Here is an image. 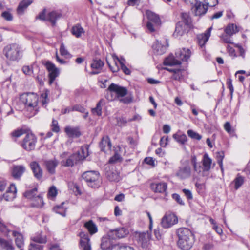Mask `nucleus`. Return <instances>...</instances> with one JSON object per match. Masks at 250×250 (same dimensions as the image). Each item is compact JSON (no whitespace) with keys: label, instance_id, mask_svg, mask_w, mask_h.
Wrapping results in <instances>:
<instances>
[{"label":"nucleus","instance_id":"5fc2aeb1","mask_svg":"<svg viewBox=\"0 0 250 250\" xmlns=\"http://www.w3.org/2000/svg\"><path fill=\"white\" fill-rule=\"evenodd\" d=\"M187 134L189 137H190L192 139H196L197 140H200L202 138V136L199 134L196 133L192 130H188L187 131Z\"/></svg>","mask_w":250,"mask_h":250},{"label":"nucleus","instance_id":"aec40b11","mask_svg":"<svg viewBox=\"0 0 250 250\" xmlns=\"http://www.w3.org/2000/svg\"><path fill=\"white\" fill-rule=\"evenodd\" d=\"M146 15L149 21L148 22H151L155 23V26L160 25L161 20L158 15L149 10L146 11Z\"/></svg>","mask_w":250,"mask_h":250},{"label":"nucleus","instance_id":"79ce46f5","mask_svg":"<svg viewBox=\"0 0 250 250\" xmlns=\"http://www.w3.org/2000/svg\"><path fill=\"white\" fill-rule=\"evenodd\" d=\"M31 204L33 207L36 208H42L44 205L43 198L40 195L37 196L36 197H35V198L33 199Z\"/></svg>","mask_w":250,"mask_h":250},{"label":"nucleus","instance_id":"052dcab7","mask_svg":"<svg viewBox=\"0 0 250 250\" xmlns=\"http://www.w3.org/2000/svg\"><path fill=\"white\" fill-rule=\"evenodd\" d=\"M41 99L42 101V105H45L48 103V93L47 91H45L44 92L42 93L41 95Z\"/></svg>","mask_w":250,"mask_h":250},{"label":"nucleus","instance_id":"603ef678","mask_svg":"<svg viewBox=\"0 0 250 250\" xmlns=\"http://www.w3.org/2000/svg\"><path fill=\"white\" fill-rule=\"evenodd\" d=\"M209 222L213 225V229L220 235L223 233V230L221 228H219L216 222L212 218H209Z\"/></svg>","mask_w":250,"mask_h":250},{"label":"nucleus","instance_id":"864d4df0","mask_svg":"<svg viewBox=\"0 0 250 250\" xmlns=\"http://www.w3.org/2000/svg\"><path fill=\"white\" fill-rule=\"evenodd\" d=\"M25 131L23 129L19 128L16 129L11 133V136L13 138H17L22 136Z\"/></svg>","mask_w":250,"mask_h":250},{"label":"nucleus","instance_id":"6ab92c4d","mask_svg":"<svg viewBox=\"0 0 250 250\" xmlns=\"http://www.w3.org/2000/svg\"><path fill=\"white\" fill-rule=\"evenodd\" d=\"M111 146L112 145L109 138L108 136L103 137L100 143L101 150L105 153H108L110 151Z\"/></svg>","mask_w":250,"mask_h":250},{"label":"nucleus","instance_id":"f257e3e1","mask_svg":"<svg viewBox=\"0 0 250 250\" xmlns=\"http://www.w3.org/2000/svg\"><path fill=\"white\" fill-rule=\"evenodd\" d=\"M178 238L177 244L182 250L191 249L195 242V236L192 231L187 228H180L176 232Z\"/></svg>","mask_w":250,"mask_h":250},{"label":"nucleus","instance_id":"338daca9","mask_svg":"<svg viewBox=\"0 0 250 250\" xmlns=\"http://www.w3.org/2000/svg\"><path fill=\"white\" fill-rule=\"evenodd\" d=\"M172 198L175 200L179 204L184 205V202L181 199L180 196L176 193H174L172 195Z\"/></svg>","mask_w":250,"mask_h":250},{"label":"nucleus","instance_id":"58836bf2","mask_svg":"<svg viewBox=\"0 0 250 250\" xmlns=\"http://www.w3.org/2000/svg\"><path fill=\"white\" fill-rule=\"evenodd\" d=\"M181 21L178 22H182L183 25L190 27L191 20L189 15L187 13H182L181 15Z\"/></svg>","mask_w":250,"mask_h":250},{"label":"nucleus","instance_id":"4d7b16f0","mask_svg":"<svg viewBox=\"0 0 250 250\" xmlns=\"http://www.w3.org/2000/svg\"><path fill=\"white\" fill-rule=\"evenodd\" d=\"M60 51L61 54L63 56L67 58H70L71 57V55L68 51V50L66 49L64 44L63 43H62L61 45Z\"/></svg>","mask_w":250,"mask_h":250},{"label":"nucleus","instance_id":"0eeeda50","mask_svg":"<svg viewBox=\"0 0 250 250\" xmlns=\"http://www.w3.org/2000/svg\"><path fill=\"white\" fill-rule=\"evenodd\" d=\"M178 222L177 216L174 213L168 212L162 218L161 225L164 228H169L177 224Z\"/></svg>","mask_w":250,"mask_h":250},{"label":"nucleus","instance_id":"09e8293b","mask_svg":"<svg viewBox=\"0 0 250 250\" xmlns=\"http://www.w3.org/2000/svg\"><path fill=\"white\" fill-rule=\"evenodd\" d=\"M166 70L173 73L172 78L175 80H179L182 77V70L180 69L166 68Z\"/></svg>","mask_w":250,"mask_h":250},{"label":"nucleus","instance_id":"2eb2a0df","mask_svg":"<svg viewBox=\"0 0 250 250\" xmlns=\"http://www.w3.org/2000/svg\"><path fill=\"white\" fill-rule=\"evenodd\" d=\"M30 166L34 176L37 179H41L42 177V170L39 163L36 161H33L30 163Z\"/></svg>","mask_w":250,"mask_h":250},{"label":"nucleus","instance_id":"4c0bfd02","mask_svg":"<svg viewBox=\"0 0 250 250\" xmlns=\"http://www.w3.org/2000/svg\"><path fill=\"white\" fill-rule=\"evenodd\" d=\"M76 155L74 154L71 155L70 157L67 158L66 160H62L61 162L62 166L64 167H72L75 163H76L78 161H76Z\"/></svg>","mask_w":250,"mask_h":250},{"label":"nucleus","instance_id":"393cba45","mask_svg":"<svg viewBox=\"0 0 250 250\" xmlns=\"http://www.w3.org/2000/svg\"><path fill=\"white\" fill-rule=\"evenodd\" d=\"M106 176L111 181L118 182L121 179L119 172L114 168L106 172Z\"/></svg>","mask_w":250,"mask_h":250},{"label":"nucleus","instance_id":"e433bc0d","mask_svg":"<svg viewBox=\"0 0 250 250\" xmlns=\"http://www.w3.org/2000/svg\"><path fill=\"white\" fill-rule=\"evenodd\" d=\"M204 170L208 171L211 168L212 160L209 158L208 155L207 153L205 154L202 160Z\"/></svg>","mask_w":250,"mask_h":250},{"label":"nucleus","instance_id":"de8ad7c7","mask_svg":"<svg viewBox=\"0 0 250 250\" xmlns=\"http://www.w3.org/2000/svg\"><path fill=\"white\" fill-rule=\"evenodd\" d=\"M32 242H34L35 243H45L47 241L46 236L42 235L41 233H39L33 237L32 238Z\"/></svg>","mask_w":250,"mask_h":250},{"label":"nucleus","instance_id":"3c124183","mask_svg":"<svg viewBox=\"0 0 250 250\" xmlns=\"http://www.w3.org/2000/svg\"><path fill=\"white\" fill-rule=\"evenodd\" d=\"M103 103V101L102 100H100L97 103L96 107L92 109V112L94 115L97 116H101L102 115V104Z\"/></svg>","mask_w":250,"mask_h":250},{"label":"nucleus","instance_id":"a18cd8bd","mask_svg":"<svg viewBox=\"0 0 250 250\" xmlns=\"http://www.w3.org/2000/svg\"><path fill=\"white\" fill-rule=\"evenodd\" d=\"M0 245L4 250H14V248L12 241H7L2 238H0Z\"/></svg>","mask_w":250,"mask_h":250},{"label":"nucleus","instance_id":"c03bdc74","mask_svg":"<svg viewBox=\"0 0 250 250\" xmlns=\"http://www.w3.org/2000/svg\"><path fill=\"white\" fill-rule=\"evenodd\" d=\"M58 194V190L54 186H52L48 189L47 194V198L49 200H54Z\"/></svg>","mask_w":250,"mask_h":250},{"label":"nucleus","instance_id":"69168bd1","mask_svg":"<svg viewBox=\"0 0 250 250\" xmlns=\"http://www.w3.org/2000/svg\"><path fill=\"white\" fill-rule=\"evenodd\" d=\"M216 157L217 162L219 165H221V163H223V160L224 158V153L223 152H217L216 153Z\"/></svg>","mask_w":250,"mask_h":250},{"label":"nucleus","instance_id":"412c9836","mask_svg":"<svg viewBox=\"0 0 250 250\" xmlns=\"http://www.w3.org/2000/svg\"><path fill=\"white\" fill-rule=\"evenodd\" d=\"M190 174V167L187 166L180 167L177 171L176 175L180 179H186L189 177Z\"/></svg>","mask_w":250,"mask_h":250},{"label":"nucleus","instance_id":"9b49d317","mask_svg":"<svg viewBox=\"0 0 250 250\" xmlns=\"http://www.w3.org/2000/svg\"><path fill=\"white\" fill-rule=\"evenodd\" d=\"M111 94H115L117 98L123 97L126 95L127 89L114 83H112L108 88Z\"/></svg>","mask_w":250,"mask_h":250},{"label":"nucleus","instance_id":"473e14b6","mask_svg":"<svg viewBox=\"0 0 250 250\" xmlns=\"http://www.w3.org/2000/svg\"><path fill=\"white\" fill-rule=\"evenodd\" d=\"M101 247L103 250H111L112 248V244L111 239L107 237H103Z\"/></svg>","mask_w":250,"mask_h":250},{"label":"nucleus","instance_id":"dca6fc26","mask_svg":"<svg viewBox=\"0 0 250 250\" xmlns=\"http://www.w3.org/2000/svg\"><path fill=\"white\" fill-rule=\"evenodd\" d=\"M212 27L209 28L204 33L199 34L197 36L198 42L199 45L202 47L205 45L208 40L210 36Z\"/></svg>","mask_w":250,"mask_h":250},{"label":"nucleus","instance_id":"f8f14e48","mask_svg":"<svg viewBox=\"0 0 250 250\" xmlns=\"http://www.w3.org/2000/svg\"><path fill=\"white\" fill-rule=\"evenodd\" d=\"M150 187L155 193H165L167 192V186L165 182H154L150 184Z\"/></svg>","mask_w":250,"mask_h":250},{"label":"nucleus","instance_id":"cd10ccee","mask_svg":"<svg viewBox=\"0 0 250 250\" xmlns=\"http://www.w3.org/2000/svg\"><path fill=\"white\" fill-rule=\"evenodd\" d=\"M208 10V6L204 3H197L195 6L194 13L196 16H201L205 14Z\"/></svg>","mask_w":250,"mask_h":250},{"label":"nucleus","instance_id":"a211bd4d","mask_svg":"<svg viewBox=\"0 0 250 250\" xmlns=\"http://www.w3.org/2000/svg\"><path fill=\"white\" fill-rule=\"evenodd\" d=\"M182 22H178L176 24L175 31L173 33V36L177 38H180L186 32L189 28L182 24Z\"/></svg>","mask_w":250,"mask_h":250},{"label":"nucleus","instance_id":"c756f323","mask_svg":"<svg viewBox=\"0 0 250 250\" xmlns=\"http://www.w3.org/2000/svg\"><path fill=\"white\" fill-rule=\"evenodd\" d=\"M65 132L69 137H77L81 135V132L77 127L67 126L65 128Z\"/></svg>","mask_w":250,"mask_h":250},{"label":"nucleus","instance_id":"72a5a7b5","mask_svg":"<svg viewBox=\"0 0 250 250\" xmlns=\"http://www.w3.org/2000/svg\"><path fill=\"white\" fill-rule=\"evenodd\" d=\"M181 62L178 58H175L173 56H169L164 61L166 65L174 66L180 65Z\"/></svg>","mask_w":250,"mask_h":250},{"label":"nucleus","instance_id":"6e6d98bb","mask_svg":"<svg viewBox=\"0 0 250 250\" xmlns=\"http://www.w3.org/2000/svg\"><path fill=\"white\" fill-rule=\"evenodd\" d=\"M0 231L4 235H8L10 231L8 227L1 220H0Z\"/></svg>","mask_w":250,"mask_h":250},{"label":"nucleus","instance_id":"680f3d73","mask_svg":"<svg viewBox=\"0 0 250 250\" xmlns=\"http://www.w3.org/2000/svg\"><path fill=\"white\" fill-rule=\"evenodd\" d=\"M147 28L151 32H154L158 29L160 26H155V23L151 22H148L147 23Z\"/></svg>","mask_w":250,"mask_h":250},{"label":"nucleus","instance_id":"1a4fd4ad","mask_svg":"<svg viewBox=\"0 0 250 250\" xmlns=\"http://www.w3.org/2000/svg\"><path fill=\"white\" fill-rule=\"evenodd\" d=\"M17 193V188L14 184H11L7 188L5 192L2 194L0 197L1 200L6 201H12L15 198Z\"/></svg>","mask_w":250,"mask_h":250},{"label":"nucleus","instance_id":"a878e982","mask_svg":"<svg viewBox=\"0 0 250 250\" xmlns=\"http://www.w3.org/2000/svg\"><path fill=\"white\" fill-rule=\"evenodd\" d=\"M75 154L76 155L77 157L76 158V161L83 160L88 156V146H82L81 148V150L77 154Z\"/></svg>","mask_w":250,"mask_h":250},{"label":"nucleus","instance_id":"ea45409f","mask_svg":"<svg viewBox=\"0 0 250 250\" xmlns=\"http://www.w3.org/2000/svg\"><path fill=\"white\" fill-rule=\"evenodd\" d=\"M244 181V177L239 174H237L232 182L234 185L235 189L236 190L239 189L243 185Z\"/></svg>","mask_w":250,"mask_h":250},{"label":"nucleus","instance_id":"7c9ffc66","mask_svg":"<svg viewBox=\"0 0 250 250\" xmlns=\"http://www.w3.org/2000/svg\"><path fill=\"white\" fill-rule=\"evenodd\" d=\"M113 233L116 237L122 238L126 236L129 234V231L127 229L122 227L114 230Z\"/></svg>","mask_w":250,"mask_h":250},{"label":"nucleus","instance_id":"e2e57ef3","mask_svg":"<svg viewBox=\"0 0 250 250\" xmlns=\"http://www.w3.org/2000/svg\"><path fill=\"white\" fill-rule=\"evenodd\" d=\"M22 71L23 73L27 75H31L33 73V68L30 66H24L22 68Z\"/></svg>","mask_w":250,"mask_h":250},{"label":"nucleus","instance_id":"4468645a","mask_svg":"<svg viewBox=\"0 0 250 250\" xmlns=\"http://www.w3.org/2000/svg\"><path fill=\"white\" fill-rule=\"evenodd\" d=\"M80 244L83 250H92L90 238L84 232L80 233Z\"/></svg>","mask_w":250,"mask_h":250},{"label":"nucleus","instance_id":"20e7f679","mask_svg":"<svg viewBox=\"0 0 250 250\" xmlns=\"http://www.w3.org/2000/svg\"><path fill=\"white\" fill-rule=\"evenodd\" d=\"M83 177L88 185L92 188H98L101 183L100 174L97 171H86L83 173Z\"/></svg>","mask_w":250,"mask_h":250},{"label":"nucleus","instance_id":"7ed1b4c3","mask_svg":"<svg viewBox=\"0 0 250 250\" xmlns=\"http://www.w3.org/2000/svg\"><path fill=\"white\" fill-rule=\"evenodd\" d=\"M3 51L6 57L10 61H18L21 56L20 47L16 44L7 45Z\"/></svg>","mask_w":250,"mask_h":250},{"label":"nucleus","instance_id":"a19ab883","mask_svg":"<svg viewBox=\"0 0 250 250\" xmlns=\"http://www.w3.org/2000/svg\"><path fill=\"white\" fill-rule=\"evenodd\" d=\"M61 15L56 12L52 11L48 14L46 16V20L49 21L51 23L54 25L56 23V21L60 18Z\"/></svg>","mask_w":250,"mask_h":250},{"label":"nucleus","instance_id":"49530a36","mask_svg":"<svg viewBox=\"0 0 250 250\" xmlns=\"http://www.w3.org/2000/svg\"><path fill=\"white\" fill-rule=\"evenodd\" d=\"M64 203L60 205H57L54 207L53 210L57 213H58L63 216H65L66 212V208L63 207Z\"/></svg>","mask_w":250,"mask_h":250},{"label":"nucleus","instance_id":"37998d69","mask_svg":"<svg viewBox=\"0 0 250 250\" xmlns=\"http://www.w3.org/2000/svg\"><path fill=\"white\" fill-rule=\"evenodd\" d=\"M236 25L234 24H229L225 29V32L228 35L231 36L238 32Z\"/></svg>","mask_w":250,"mask_h":250},{"label":"nucleus","instance_id":"4be33fe9","mask_svg":"<svg viewBox=\"0 0 250 250\" xmlns=\"http://www.w3.org/2000/svg\"><path fill=\"white\" fill-rule=\"evenodd\" d=\"M172 137L176 142L181 146H185L188 141L186 135L179 131L173 134Z\"/></svg>","mask_w":250,"mask_h":250},{"label":"nucleus","instance_id":"b1692460","mask_svg":"<svg viewBox=\"0 0 250 250\" xmlns=\"http://www.w3.org/2000/svg\"><path fill=\"white\" fill-rule=\"evenodd\" d=\"M104 65V62L100 60H95L91 64V67L93 69L91 72L93 74L99 73Z\"/></svg>","mask_w":250,"mask_h":250},{"label":"nucleus","instance_id":"0e129e2a","mask_svg":"<svg viewBox=\"0 0 250 250\" xmlns=\"http://www.w3.org/2000/svg\"><path fill=\"white\" fill-rule=\"evenodd\" d=\"M29 250H42V247L39 244L31 242L29 247Z\"/></svg>","mask_w":250,"mask_h":250},{"label":"nucleus","instance_id":"bf43d9fd","mask_svg":"<svg viewBox=\"0 0 250 250\" xmlns=\"http://www.w3.org/2000/svg\"><path fill=\"white\" fill-rule=\"evenodd\" d=\"M126 62L125 59L122 62H121V66L120 68L123 70V71L126 75H129L130 74V71L129 69L125 66V63Z\"/></svg>","mask_w":250,"mask_h":250},{"label":"nucleus","instance_id":"39448f33","mask_svg":"<svg viewBox=\"0 0 250 250\" xmlns=\"http://www.w3.org/2000/svg\"><path fill=\"white\" fill-rule=\"evenodd\" d=\"M37 141V137L34 134L28 133L23 138L21 146L25 150L31 151L35 149Z\"/></svg>","mask_w":250,"mask_h":250},{"label":"nucleus","instance_id":"c9c22d12","mask_svg":"<svg viewBox=\"0 0 250 250\" xmlns=\"http://www.w3.org/2000/svg\"><path fill=\"white\" fill-rule=\"evenodd\" d=\"M32 0H23L21 1L17 8V12L19 14H22L24 10L32 3Z\"/></svg>","mask_w":250,"mask_h":250},{"label":"nucleus","instance_id":"774afa93","mask_svg":"<svg viewBox=\"0 0 250 250\" xmlns=\"http://www.w3.org/2000/svg\"><path fill=\"white\" fill-rule=\"evenodd\" d=\"M218 3L217 0H205L204 4L207 6L212 7L215 6Z\"/></svg>","mask_w":250,"mask_h":250},{"label":"nucleus","instance_id":"2f4dec72","mask_svg":"<svg viewBox=\"0 0 250 250\" xmlns=\"http://www.w3.org/2000/svg\"><path fill=\"white\" fill-rule=\"evenodd\" d=\"M84 226L91 235L96 233L98 231L97 226L92 220L86 222L84 224Z\"/></svg>","mask_w":250,"mask_h":250},{"label":"nucleus","instance_id":"9d476101","mask_svg":"<svg viewBox=\"0 0 250 250\" xmlns=\"http://www.w3.org/2000/svg\"><path fill=\"white\" fill-rule=\"evenodd\" d=\"M112 62H110L107 58H106V62L110 69L113 72H117L119 71L121 66V62L124 60L123 58H119L117 56L113 54L112 55Z\"/></svg>","mask_w":250,"mask_h":250},{"label":"nucleus","instance_id":"423d86ee","mask_svg":"<svg viewBox=\"0 0 250 250\" xmlns=\"http://www.w3.org/2000/svg\"><path fill=\"white\" fill-rule=\"evenodd\" d=\"M138 244L144 249H148L150 247L151 234L148 232H138L136 234Z\"/></svg>","mask_w":250,"mask_h":250},{"label":"nucleus","instance_id":"6e6552de","mask_svg":"<svg viewBox=\"0 0 250 250\" xmlns=\"http://www.w3.org/2000/svg\"><path fill=\"white\" fill-rule=\"evenodd\" d=\"M47 71L49 72L48 76L49 78V84H51L55 79L59 75L60 71L55 65L49 61H47L44 63Z\"/></svg>","mask_w":250,"mask_h":250},{"label":"nucleus","instance_id":"c85d7f7f","mask_svg":"<svg viewBox=\"0 0 250 250\" xmlns=\"http://www.w3.org/2000/svg\"><path fill=\"white\" fill-rule=\"evenodd\" d=\"M12 234L15 237V241L16 246L19 248L21 249L24 245L23 235L21 233L16 231H13Z\"/></svg>","mask_w":250,"mask_h":250},{"label":"nucleus","instance_id":"13d9d810","mask_svg":"<svg viewBox=\"0 0 250 250\" xmlns=\"http://www.w3.org/2000/svg\"><path fill=\"white\" fill-rule=\"evenodd\" d=\"M1 17L8 21H11L13 20V16L9 11L3 12L1 14Z\"/></svg>","mask_w":250,"mask_h":250},{"label":"nucleus","instance_id":"f03ea898","mask_svg":"<svg viewBox=\"0 0 250 250\" xmlns=\"http://www.w3.org/2000/svg\"><path fill=\"white\" fill-rule=\"evenodd\" d=\"M20 100L24 105L26 110L30 112L31 116L36 115L39 111L38 96L34 93H26L20 96Z\"/></svg>","mask_w":250,"mask_h":250},{"label":"nucleus","instance_id":"f704fd0d","mask_svg":"<svg viewBox=\"0 0 250 250\" xmlns=\"http://www.w3.org/2000/svg\"><path fill=\"white\" fill-rule=\"evenodd\" d=\"M84 33L83 28L79 24L73 26L71 29V33L76 38H80Z\"/></svg>","mask_w":250,"mask_h":250},{"label":"nucleus","instance_id":"8fccbe9b","mask_svg":"<svg viewBox=\"0 0 250 250\" xmlns=\"http://www.w3.org/2000/svg\"><path fill=\"white\" fill-rule=\"evenodd\" d=\"M37 193V188H35L26 191L24 193V196L26 198L31 199L32 201L35 197H36Z\"/></svg>","mask_w":250,"mask_h":250},{"label":"nucleus","instance_id":"f3484780","mask_svg":"<svg viewBox=\"0 0 250 250\" xmlns=\"http://www.w3.org/2000/svg\"><path fill=\"white\" fill-rule=\"evenodd\" d=\"M25 167L23 165H17L13 167L11 174L15 179H20L25 171Z\"/></svg>","mask_w":250,"mask_h":250},{"label":"nucleus","instance_id":"bb28decb","mask_svg":"<svg viewBox=\"0 0 250 250\" xmlns=\"http://www.w3.org/2000/svg\"><path fill=\"white\" fill-rule=\"evenodd\" d=\"M58 164V161L55 160H49L45 162V166L48 172L53 174L55 172V168Z\"/></svg>","mask_w":250,"mask_h":250},{"label":"nucleus","instance_id":"5701e85b","mask_svg":"<svg viewBox=\"0 0 250 250\" xmlns=\"http://www.w3.org/2000/svg\"><path fill=\"white\" fill-rule=\"evenodd\" d=\"M167 46L166 45L162 44L158 40L154 43L152 48L154 53L158 55H162L165 53Z\"/></svg>","mask_w":250,"mask_h":250},{"label":"nucleus","instance_id":"ddd939ff","mask_svg":"<svg viewBox=\"0 0 250 250\" xmlns=\"http://www.w3.org/2000/svg\"><path fill=\"white\" fill-rule=\"evenodd\" d=\"M191 51L187 48H183L177 50L175 53L176 57L180 61H187L190 57Z\"/></svg>","mask_w":250,"mask_h":250}]
</instances>
